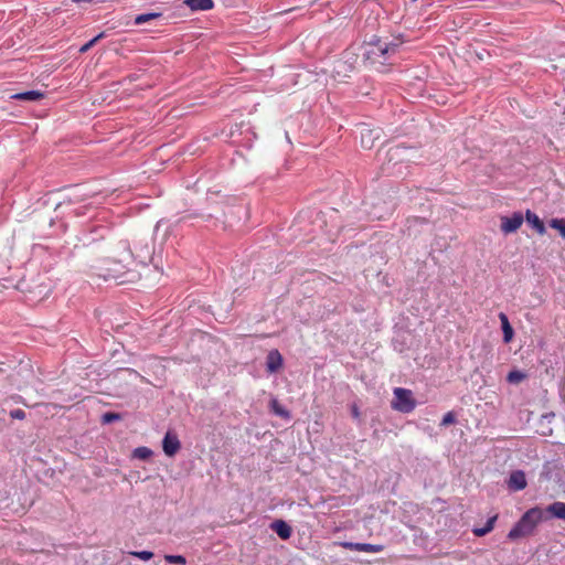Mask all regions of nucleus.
Here are the masks:
<instances>
[{
	"mask_svg": "<svg viewBox=\"0 0 565 565\" xmlns=\"http://www.w3.org/2000/svg\"><path fill=\"white\" fill-rule=\"evenodd\" d=\"M526 221L530 225H532L537 233L544 234L545 233V225L543 221L532 211L527 210L525 214Z\"/></svg>",
	"mask_w": 565,
	"mask_h": 565,
	"instance_id": "2eb2a0df",
	"label": "nucleus"
},
{
	"mask_svg": "<svg viewBox=\"0 0 565 565\" xmlns=\"http://www.w3.org/2000/svg\"><path fill=\"white\" fill-rule=\"evenodd\" d=\"M399 46L401 43L398 42H385L374 36L369 43L365 44L363 56L365 61L372 65H384L390 61L392 55L398 51Z\"/></svg>",
	"mask_w": 565,
	"mask_h": 565,
	"instance_id": "f257e3e1",
	"label": "nucleus"
},
{
	"mask_svg": "<svg viewBox=\"0 0 565 565\" xmlns=\"http://www.w3.org/2000/svg\"><path fill=\"white\" fill-rule=\"evenodd\" d=\"M183 3L189 7L191 11H206L214 7L213 0H184Z\"/></svg>",
	"mask_w": 565,
	"mask_h": 565,
	"instance_id": "9b49d317",
	"label": "nucleus"
},
{
	"mask_svg": "<svg viewBox=\"0 0 565 565\" xmlns=\"http://www.w3.org/2000/svg\"><path fill=\"white\" fill-rule=\"evenodd\" d=\"M416 402L413 398L412 391L403 387L394 390V399L392 401V408L401 413H411L414 411Z\"/></svg>",
	"mask_w": 565,
	"mask_h": 565,
	"instance_id": "20e7f679",
	"label": "nucleus"
},
{
	"mask_svg": "<svg viewBox=\"0 0 565 565\" xmlns=\"http://www.w3.org/2000/svg\"><path fill=\"white\" fill-rule=\"evenodd\" d=\"M339 545L345 550L365 552V553H380L384 550V546L381 544H370V543L340 542Z\"/></svg>",
	"mask_w": 565,
	"mask_h": 565,
	"instance_id": "0eeeda50",
	"label": "nucleus"
},
{
	"mask_svg": "<svg viewBox=\"0 0 565 565\" xmlns=\"http://www.w3.org/2000/svg\"><path fill=\"white\" fill-rule=\"evenodd\" d=\"M526 484L527 482L524 471L515 470L511 472L508 480V487L510 490L521 491L526 488Z\"/></svg>",
	"mask_w": 565,
	"mask_h": 565,
	"instance_id": "6e6552de",
	"label": "nucleus"
},
{
	"mask_svg": "<svg viewBox=\"0 0 565 565\" xmlns=\"http://www.w3.org/2000/svg\"><path fill=\"white\" fill-rule=\"evenodd\" d=\"M406 152H407V148H405V147H402V146L392 147L387 151L388 161L390 162L395 161V163H397V161L404 160Z\"/></svg>",
	"mask_w": 565,
	"mask_h": 565,
	"instance_id": "dca6fc26",
	"label": "nucleus"
},
{
	"mask_svg": "<svg viewBox=\"0 0 565 565\" xmlns=\"http://www.w3.org/2000/svg\"><path fill=\"white\" fill-rule=\"evenodd\" d=\"M135 250L136 253L130 249V245L127 241H120L116 246L118 258H113L111 262L120 265L121 268H126L134 258L146 264V260L151 255V246L149 245V242L146 241L145 244L140 245V248L136 245Z\"/></svg>",
	"mask_w": 565,
	"mask_h": 565,
	"instance_id": "7ed1b4c3",
	"label": "nucleus"
},
{
	"mask_svg": "<svg viewBox=\"0 0 565 565\" xmlns=\"http://www.w3.org/2000/svg\"><path fill=\"white\" fill-rule=\"evenodd\" d=\"M10 417L13 419H24L25 418V412L21 408L12 409L10 412Z\"/></svg>",
	"mask_w": 565,
	"mask_h": 565,
	"instance_id": "c85d7f7f",
	"label": "nucleus"
},
{
	"mask_svg": "<svg viewBox=\"0 0 565 565\" xmlns=\"http://www.w3.org/2000/svg\"><path fill=\"white\" fill-rule=\"evenodd\" d=\"M525 379V374L521 371H511L509 372L507 380L509 383L518 384Z\"/></svg>",
	"mask_w": 565,
	"mask_h": 565,
	"instance_id": "5701e85b",
	"label": "nucleus"
},
{
	"mask_svg": "<svg viewBox=\"0 0 565 565\" xmlns=\"http://www.w3.org/2000/svg\"><path fill=\"white\" fill-rule=\"evenodd\" d=\"M181 448L177 434L167 431L162 440V449L168 457H173Z\"/></svg>",
	"mask_w": 565,
	"mask_h": 565,
	"instance_id": "423d86ee",
	"label": "nucleus"
},
{
	"mask_svg": "<svg viewBox=\"0 0 565 565\" xmlns=\"http://www.w3.org/2000/svg\"><path fill=\"white\" fill-rule=\"evenodd\" d=\"M166 561L171 564H185V558L182 555H166Z\"/></svg>",
	"mask_w": 565,
	"mask_h": 565,
	"instance_id": "bb28decb",
	"label": "nucleus"
},
{
	"mask_svg": "<svg viewBox=\"0 0 565 565\" xmlns=\"http://www.w3.org/2000/svg\"><path fill=\"white\" fill-rule=\"evenodd\" d=\"M550 226L554 230H557L562 237L565 238V218H552Z\"/></svg>",
	"mask_w": 565,
	"mask_h": 565,
	"instance_id": "4be33fe9",
	"label": "nucleus"
},
{
	"mask_svg": "<svg viewBox=\"0 0 565 565\" xmlns=\"http://www.w3.org/2000/svg\"><path fill=\"white\" fill-rule=\"evenodd\" d=\"M373 134V130H363L361 132V145L363 148L371 149L373 147L374 139H377L380 137L379 132H376L374 137Z\"/></svg>",
	"mask_w": 565,
	"mask_h": 565,
	"instance_id": "a211bd4d",
	"label": "nucleus"
},
{
	"mask_svg": "<svg viewBox=\"0 0 565 565\" xmlns=\"http://www.w3.org/2000/svg\"><path fill=\"white\" fill-rule=\"evenodd\" d=\"M152 450L148 447L141 446L134 450V457L140 460H148L152 456Z\"/></svg>",
	"mask_w": 565,
	"mask_h": 565,
	"instance_id": "412c9836",
	"label": "nucleus"
},
{
	"mask_svg": "<svg viewBox=\"0 0 565 565\" xmlns=\"http://www.w3.org/2000/svg\"><path fill=\"white\" fill-rule=\"evenodd\" d=\"M162 13L161 12H148V13H141L135 17L134 24L135 25H141L146 22L152 21V20H161Z\"/></svg>",
	"mask_w": 565,
	"mask_h": 565,
	"instance_id": "f3484780",
	"label": "nucleus"
},
{
	"mask_svg": "<svg viewBox=\"0 0 565 565\" xmlns=\"http://www.w3.org/2000/svg\"><path fill=\"white\" fill-rule=\"evenodd\" d=\"M499 319L501 321V327L503 331V341L504 343L511 342L514 331L512 326L509 322L508 316L504 312L499 313Z\"/></svg>",
	"mask_w": 565,
	"mask_h": 565,
	"instance_id": "ddd939ff",
	"label": "nucleus"
},
{
	"mask_svg": "<svg viewBox=\"0 0 565 565\" xmlns=\"http://www.w3.org/2000/svg\"><path fill=\"white\" fill-rule=\"evenodd\" d=\"M121 419V415L119 413H114V412H107L105 414H103L102 416V423L103 424H111L116 420H120Z\"/></svg>",
	"mask_w": 565,
	"mask_h": 565,
	"instance_id": "b1692460",
	"label": "nucleus"
},
{
	"mask_svg": "<svg viewBox=\"0 0 565 565\" xmlns=\"http://www.w3.org/2000/svg\"><path fill=\"white\" fill-rule=\"evenodd\" d=\"M104 36V33H99L98 35H96L94 39H92L90 41H88L87 43H85L81 49H79V52L81 53H85L87 52L88 50H90Z\"/></svg>",
	"mask_w": 565,
	"mask_h": 565,
	"instance_id": "a878e982",
	"label": "nucleus"
},
{
	"mask_svg": "<svg viewBox=\"0 0 565 565\" xmlns=\"http://www.w3.org/2000/svg\"><path fill=\"white\" fill-rule=\"evenodd\" d=\"M114 271H115L114 274H108V276H110L113 278H117L118 277L117 273L119 271V269H114Z\"/></svg>",
	"mask_w": 565,
	"mask_h": 565,
	"instance_id": "7c9ffc66",
	"label": "nucleus"
},
{
	"mask_svg": "<svg viewBox=\"0 0 565 565\" xmlns=\"http://www.w3.org/2000/svg\"><path fill=\"white\" fill-rule=\"evenodd\" d=\"M456 423V417L452 412H448L444 415L440 425L441 426H448Z\"/></svg>",
	"mask_w": 565,
	"mask_h": 565,
	"instance_id": "cd10ccee",
	"label": "nucleus"
},
{
	"mask_svg": "<svg viewBox=\"0 0 565 565\" xmlns=\"http://www.w3.org/2000/svg\"><path fill=\"white\" fill-rule=\"evenodd\" d=\"M495 520H497L495 515L490 518L487 521L486 525H483V527H476V529H473V534L476 536H484L486 534H488L489 532L492 531V529L494 527Z\"/></svg>",
	"mask_w": 565,
	"mask_h": 565,
	"instance_id": "aec40b11",
	"label": "nucleus"
},
{
	"mask_svg": "<svg viewBox=\"0 0 565 565\" xmlns=\"http://www.w3.org/2000/svg\"><path fill=\"white\" fill-rule=\"evenodd\" d=\"M270 409L273 411V413H275L277 416L281 418H290V413L284 406H281L276 398H273L270 401Z\"/></svg>",
	"mask_w": 565,
	"mask_h": 565,
	"instance_id": "6ab92c4d",
	"label": "nucleus"
},
{
	"mask_svg": "<svg viewBox=\"0 0 565 565\" xmlns=\"http://www.w3.org/2000/svg\"><path fill=\"white\" fill-rule=\"evenodd\" d=\"M284 363V359L278 350L269 351L266 358V367L269 373H276Z\"/></svg>",
	"mask_w": 565,
	"mask_h": 565,
	"instance_id": "1a4fd4ad",
	"label": "nucleus"
},
{
	"mask_svg": "<svg viewBox=\"0 0 565 565\" xmlns=\"http://www.w3.org/2000/svg\"><path fill=\"white\" fill-rule=\"evenodd\" d=\"M44 97V93L40 90H28L23 93H17L11 96L12 99L22 102H36Z\"/></svg>",
	"mask_w": 565,
	"mask_h": 565,
	"instance_id": "f8f14e48",
	"label": "nucleus"
},
{
	"mask_svg": "<svg viewBox=\"0 0 565 565\" xmlns=\"http://www.w3.org/2000/svg\"><path fill=\"white\" fill-rule=\"evenodd\" d=\"M129 555L140 558L142 561H149L153 557V553L150 551H131Z\"/></svg>",
	"mask_w": 565,
	"mask_h": 565,
	"instance_id": "393cba45",
	"label": "nucleus"
},
{
	"mask_svg": "<svg viewBox=\"0 0 565 565\" xmlns=\"http://www.w3.org/2000/svg\"><path fill=\"white\" fill-rule=\"evenodd\" d=\"M545 512L550 513L552 516L564 520L565 521V502L556 501L550 504Z\"/></svg>",
	"mask_w": 565,
	"mask_h": 565,
	"instance_id": "4468645a",
	"label": "nucleus"
},
{
	"mask_svg": "<svg viewBox=\"0 0 565 565\" xmlns=\"http://www.w3.org/2000/svg\"><path fill=\"white\" fill-rule=\"evenodd\" d=\"M352 413H353L354 417L359 416V411H358V408L355 406L353 407Z\"/></svg>",
	"mask_w": 565,
	"mask_h": 565,
	"instance_id": "2f4dec72",
	"label": "nucleus"
},
{
	"mask_svg": "<svg viewBox=\"0 0 565 565\" xmlns=\"http://www.w3.org/2000/svg\"><path fill=\"white\" fill-rule=\"evenodd\" d=\"M523 223V215L520 212L513 213L512 216H503L501 218V231L504 234L516 232Z\"/></svg>",
	"mask_w": 565,
	"mask_h": 565,
	"instance_id": "39448f33",
	"label": "nucleus"
},
{
	"mask_svg": "<svg viewBox=\"0 0 565 565\" xmlns=\"http://www.w3.org/2000/svg\"><path fill=\"white\" fill-rule=\"evenodd\" d=\"M407 223L409 224V226L412 224H423V223H426V220L425 218H419V217H414L412 220H408Z\"/></svg>",
	"mask_w": 565,
	"mask_h": 565,
	"instance_id": "c756f323",
	"label": "nucleus"
},
{
	"mask_svg": "<svg viewBox=\"0 0 565 565\" xmlns=\"http://www.w3.org/2000/svg\"><path fill=\"white\" fill-rule=\"evenodd\" d=\"M545 511L540 507L529 509L515 525L509 531L508 539L515 541L531 535L535 527L544 520Z\"/></svg>",
	"mask_w": 565,
	"mask_h": 565,
	"instance_id": "f03ea898",
	"label": "nucleus"
},
{
	"mask_svg": "<svg viewBox=\"0 0 565 565\" xmlns=\"http://www.w3.org/2000/svg\"><path fill=\"white\" fill-rule=\"evenodd\" d=\"M270 527L282 540H288L291 536V526L282 520L274 521Z\"/></svg>",
	"mask_w": 565,
	"mask_h": 565,
	"instance_id": "9d476101",
	"label": "nucleus"
}]
</instances>
